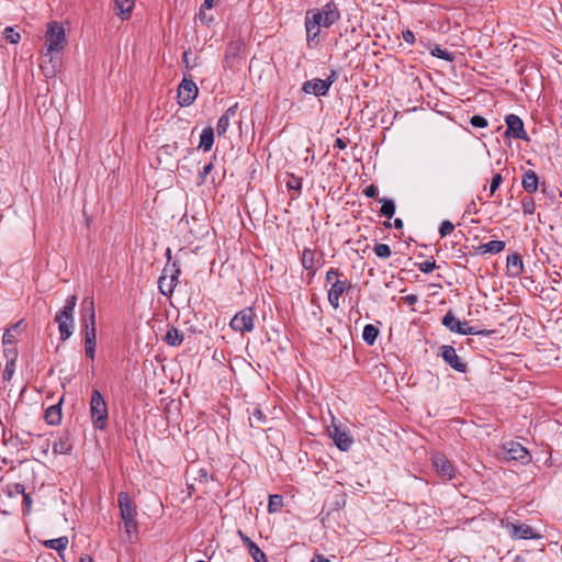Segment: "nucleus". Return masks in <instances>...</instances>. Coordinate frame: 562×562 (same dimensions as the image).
<instances>
[{
  "label": "nucleus",
  "mask_w": 562,
  "mask_h": 562,
  "mask_svg": "<svg viewBox=\"0 0 562 562\" xmlns=\"http://www.w3.org/2000/svg\"><path fill=\"white\" fill-rule=\"evenodd\" d=\"M283 507V497L278 494L269 496L268 512L278 513Z\"/></svg>",
  "instance_id": "35"
},
{
  "label": "nucleus",
  "mask_w": 562,
  "mask_h": 562,
  "mask_svg": "<svg viewBox=\"0 0 562 562\" xmlns=\"http://www.w3.org/2000/svg\"><path fill=\"white\" fill-rule=\"evenodd\" d=\"M23 503L26 507V510L29 512L30 510V507H31V504H32V499H31V496L29 494H24L23 495Z\"/></svg>",
  "instance_id": "59"
},
{
  "label": "nucleus",
  "mask_w": 562,
  "mask_h": 562,
  "mask_svg": "<svg viewBox=\"0 0 562 562\" xmlns=\"http://www.w3.org/2000/svg\"><path fill=\"white\" fill-rule=\"evenodd\" d=\"M351 288L347 280L337 279L328 291V302L336 310L339 307L340 296Z\"/></svg>",
  "instance_id": "15"
},
{
  "label": "nucleus",
  "mask_w": 562,
  "mask_h": 562,
  "mask_svg": "<svg viewBox=\"0 0 562 562\" xmlns=\"http://www.w3.org/2000/svg\"><path fill=\"white\" fill-rule=\"evenodd\" d=\"M79 562H93V560L90 555L83 554L80 557Z\"/></svg>",
  "instance_id": "64"
},
{
  "label": "nucleus",
  "mask_w": 562,
  "mask_h": 562,
  "mask_svg": "<svg viewBox=\"0 0 562 562\" xmlns=\"http://www.w3.org/2000/svg\"><path fill=\"white\" fill-rule=\"evenodd\" d=\"M45 419L49 425H58L61 422L60 403L49 406L45 412Z\"/></svg>",
  "instance_id": "26"
},
{
  "label": "nucleus",
  "mask_w": 562,
  "mask_h": 562,
  "mask_svg": "<svg viewBox=\"0 0 562 562\" xmlns=\"http://www.w3.org/2000/svg\"><path fill=\"white\" fill-rule=\"evenodd\" d=\"M179 274L180 269L177 267L176 262H173L171 266L167 265L164 268L162 273L158 280V288L164 295L170 296L173 293L178 283Z\"/></svg>",
  "instance_id": "5"
},
{
  "label": "nucleus",
  "mask_w": 562,
  "mask_h": 562,
  "mask_svg": "<svg viewBox=\"0 0 562 562\" xmlns=\"http://www.w3.org/2000/svg\"><path fill=\"white\" fill-rule=\"evenodd\" d=\"M503 450L504 457L508 460H515L526 464L531 459L529 451L517 441H509L504 443Z\"/></svg>",
  "instance_id": "9"
},
{
  "label": "nucleus",
  "mask_w": 562,
  "mask_h": 562,
  "mask_svg": "<svg viewBox=\"0 0 562 562\" xmlns=\"http://www.w3.org/2000/svg\"><path fill=\"white\" fill-rule=\"evenodd\" d=\"M286 187L290 190H296L300 191L302 189V180L300 178H296L294 176H291L290 179L286 182Z\"/></svg>",
  "instance_id": "48"
},
{
  "label": "nucleus",
  "mask_w": 562,
  "mask_h": 562,
  "mask_svg": "<svg viewBox=\"0 0 562 562\" xmlns=\"http://www.w3.org/2000/svg\"><path fill=\"white\" fill-rule=\"evenodd\" d=\"M254 318L255 313L252 308L247 307L235 314L229 323V326L235 331H239L241 334L248 333L254 329Z\"/></svg>",
  "instance_id": "8"
},
{
  "label": "nucleus",
  "mask_w": 562,
  "mask_h": 562,
  "mask_svg": "<svg viewBox=\"0 0 562 562\" xmlns=\"http://www.w3.org/2000/svg\"><path fill=\"white\" fill-rule=\"evenodd\" d=\"M336 79H337V71L331 70L330 74L328 75V77L326 79H324V81L329 82V88H330L331 85L336 81Z\"/></svg>",
  "instance_id": "58"
},
{
  "label": "nucleus",
  "mask_w": 562,
  "mask_h": 562,
  "mask_svg": "<svg viewBox=\"0 0 562 562\" xmlns=\"http://www.w3.org/2000/svg\"><path fill=\"white\" fill-rule=\"evenodd\" d=\"M393 225L396 229H402L404 224L401 218H395Z\"/></svg>",
  "instance_id": "63"
},
{
  "label": "nucleus",
  "mask_w": 562,
  "mask_h": 562,
  "mask_svg": "<svg viewBox=\"0 0 562 562\" xmlns=\"http://www.w3.org/2000/svg\"><path fill=\"white\" fill-rule=\"evenodd\" d=\"M72 446L69 441V436H61L56 442L53 445V452L56 454H67L71 451Z\"/></svg>",
  "instance_id": "28"
},
{
  "label": "nucleus",
  "mask_w": 562,
  "mask_h": 562,
  "mask_svg": "<svg viewBox=\"0 0 562 562\" xmlns=\"http://www.w3.org/2000/svg\"><path fill=\"white\" fill-rule=\"evenodd\" d=\"M3 34L4 38L11 44H16L21 40V35L10 26L4 29Z\"/></svg>",
  "instance_id": "40"
},
{
  "label": "nucleus",
  "mask_w": 562,
  "mask_h": 562,
  "mask_svg": "<svg viewBox=\"0 0 562 562\" xmlns=\"http://www.w3.org/2000/svg\"><path fill=\"white\" fill-rule=\"evenodd\" d=\"M505 241L503 240H491L486 244H482L476 248V254H498L505 249Z\"/></svg>",
  "instance_id": "21"
},
{
  "label": "nucleus",
  "mask_w": 562,
  "mask_h": 562,
  "mask_svg": "<svg viewBox=\"0 0 562 562\" xmlns=\"http://www.w3.org/2000/svg\"><path fill=\"white\" fill-rule=\"evenodd\" d=\"M247 550L255 562H268L267 555L255 542Z\"/></svg>",
  "instance_id": "36"
},
{
  "label": "nucleus",
  "mask_w": 562,
  "mask_h": 562,
  "mask_svg": "<svg viewBox=\"0 0 562 562\" xmlns=\"http://www.w3.org/2000/svg\"><path fill=\"white\" fill-rule=\"evenodd\" d=\"M470 123L473 127L484 128L487 126V120L481 115H473L470 120Z\"/></svg>",
  "instance_id": "46"
},
{
  "label": "nucleus",
  "mask_w": 562,
  "mask_h": 562,
  "mask_svg": "<svg viewBox=\"0 0 562 562\" xmlns=\"http://www.w3.org/2000/svg\"><path fill=\"white\" fill-rule=\"evenodd\" d=\"M21 323H22V321L15 323L13 326H11L10 328H8L4 331L3 337H2V342H3V346L5 347V350H9L8 346L14 345V342L16 340L15 333L18 331Z\"/></svg>",
  "instance_id": "29"
},
{
  "label": "nucleus",
  "mask_w": 562,
  "mask_h": 562,
  "mask_svg": "<svg viewBox=\"0 0 562 562\" xmlns=\"http://www.w3.org/2000/svg\"><path fill=\"white\" fill-rule=\"evenodd\" d=\"M77 304V296L69 295L63 308L56 313L55 322L58 324L60 340L66 341L72 335L75 325L74 311Z\"/></svg>",
  "instance_id": "2"
},
{
  "label": "nucleus",
  "mask_w": 562,
  "mask_h": 562,
  "mask_svg": "<svg viewBox=\"0 0 562 562\" xmlns=\"http://www.w3.org/2000/svg\"><path fill=\"white\" fill-rule=\"evenodd\" d=\"M507 529H508V532L509 535L513 537V538H517V539H535V538H539V535H536L532 530V528L526 524H520V525H516V524H507Z\"/></svg>",
  "instance_id": "17"
},
{
  "label": "nucleus",
  "mask_w": 562,
  "mask_h": 562,
  "mask_svg": "<svg viewBox=\"0 0 562 562\" xmlns=\"http://www.w3.org/2000/svg\"><path fill=\"white\" fill-rule=\"evenodd\" d=\"M402 36L403 40L408 44H413L415 42V35L411 30L404 31Z\"/></svg>",
  "instance_id": "54"
},
{
  "label": "nucleus",
  "mask_w": 562,
  "mask_h": 562,
  "mask_svg": "<svg viewBox=\"0 0 562 562\" xmlns=\"http://www.w3.org/2000/svg\"><path fill=\"white\" fill-rule=\"evenodd\" d=\"M302 90L308 94L323 97L326 95L329 90V82H325L323 79L307 80L303 83Z\"/></svg>",
  "instance_id": "16"
},
{
  "label": "nucleus",
  "mask_w": 562,
  "mask_h": 562,
  "mask_svg": "<svg viewBox=\"0 0 562 562\" xmlns=\"http://www.w3.org/2000/svg\"><path fill=\"white\" fill-rule=\"evenodd\" d=\"M363 193L367 198H375L378 194V188L373 184H370L363 190Z\"/></svg>",
  "instance_id": "53"
},
{
  "label": "nucleus",
  "mask_w": 562,
  "mask_h": 562,
  "mask_svg": "<svg viewBox=\"0 0 562 562\" xmlns=\"http://www.w3.org/2000/svg\"><path fill=\"white\" fill-rule=\"evenodd\" d=\"M378 335H379V329L374 325L368 324L364 326L363 331H362V338L369 346L374 345Z\"/></svg>",
  "instance_id": "30"
},
{
  "label": "nucleus",
  "mask_w": 562,
  "mask_h": 562,
  "mask_svg": "<svg viewBox=\"0 0 562 562\" xmlns=\"http://www.w3.org/2000/svg\"><path fill=\"white\" fill-rule=\"evenodd\" d=\"M454 229V225L450 221H443L439 227V235L441 238L448 236Z\"/></svg>",
  "instance_id": "44"
},
{
  "label": "nucleus",
  "mask_w": 562,
  "mask_h": 562,
  "mask_svg": "<svg viewBox=\"0 0 562 562\" xmlns=\"http://www.w3.org/2000/svg\"><path fill=\"white\" fill-rule=\"evenodd\" d=\"M189 55H190V53H189V52H184V53L182 54V63L184 64V66H186L187 68H189V65H190V61H189Z\"/></svg>",
  "instance_id": "62"
},
{
  "label": "nucleus",
  "mask_w": 562,
  "mask_h": 562,
  "mask_svg": "<svg viewBox=\"0 0 562 562\" xmlns=\"http://www.w3.org/2000/svg\"><path fill=\"white\" fill-rule=\"evenodd\" d=\"M14 372V363L13 361L8 362L5 369L3 371V380H10Z\"/></svg>",
  "instance_id": "50"
},
{
  "label": "nucleus",
  "mask_w": 562,
  "mask_h": 562,
  "mask_svg": "<svg viewBox=\"0 0 562 562\" xmlns=\"http://www.w3.org/2000/svg\"><path fill=\"white\" fill-rule=\"evenodd\" d=\"M164 340L171 347H178L183 341V334L178 328L171 326L167 330Z\"/></svg>",
  "instance_id": "25"
},
{
  "label": "nucleus",
  "mask_w": 562,
  "mask_h": 562,
  "mask_svg": "<svg viewBox=\"0 0 562 562\" xmlns=\"http://www.w3.org/2000/svg\"><path fill=\"white\" fill-rule=\"evenodd\" d=\"M403 299L408 305H414L418 302V296L416 294H409Z\"/></svg>",
  "instance_id": "57"
},
{
  "label": "nucleus",
  "mask_w": 562,
  "mask_h": 562,
  "mask_svg": "<svg viewBox=\"0 0 562 562\" xmlns=\"http://www.w3.org/2000/svg\"><path fill=\"white\" fill-rule=\"evenodd\" d=\"M521 207L525 214L531 215L535 213L536 203L531 198H525L521 202Z\"/></svg>",
  "instance_id": "43"
},
{
  "label": "nucleus",
  "mask_w": 562,
  "mask_h": 562,
  "mask_svg": "<svg viewBox=\"0 0 562 562\" xmlns=\"http://www.w3.org/2000/svg\"><path fill=\"white\" fill-rule=\"evenodd\" d=\"M349 140L344 138H336L334 147H337L339 149H345L348 145Z\"/></svg>",
  "instance_id": "55"
},
{
  "label": "nucleus",
  "mask_w": 562,
  "mask_h": 562,
  "mask_svg": "<svg viewBox=\"0 0 562 562\" xmlns=\"http://www.w3.org/2000/svg\"><path fill=\"white\" fill-rule=\"evenodd\" d=\"M24 495L25 494V487L23 484L21 483H15L12 487V490L10 491V495Z\"/></svg>",
  "instance_id": "51"
},
{
  "label": "nucleus",
  "mask_w": 562,
  "mask_h": 562,
  "mask_svg": "<svg viewBox=\"0 0 562 562\" xmlns=\"http://www.w3.org/2000/svg\"><path fill=\"white\" fill-rule=\"evenodd\" d=\"M311 562H330L327 558L322 554H316Z\"/></svg>",
  "instance_id": "60"
},
{
  "label": "nucleus",
  "mask_w": 562,
  "mask_h": 562,
  "mask_svg": "<svg viewBox=\"0 0 562 562\" xmlns=\"http://www.w3.org/2000/svg\"><path fill=\"white\" fill-rule=\"evenodd\" d=\"M460 324L461 322L453 315L451 311L447 312L442 318V325L452 333H457V329H460Z\"/></svg>",
  "instance_id": "33"
},
{
  "label": "nucleus",
  "mask_w": 562,
  "mask_h": 562,
  "mask_svg": "<svg viewBox=\"0 0 562 562\" xmlns=\"http://www.w3.org/2000/svg\"><path fill=\"white\" fill-rule=\"evenodd\" d=\"M90 413L93 426L100 430L105 429L109 417L108 406L99 390H93L90 401Z\"/></svg>",
  "instance_id": "4"
},
{
  "label": "nucleus",
  "mask_w": 562,
  "mask_h": 562,
  "mask_svg": "<svg viewBox=\"0 0 562 562\" xmlns=\"http://www.w3.org/2000/svg\"><path fill=\"white\" fill-rule=\"evenodd\" d=\"M340 276V272L337 269L330 268L326 273V281L330 282L334 277Z\"/></svg>",
  "instance_id": "56"
},
{
  "label": "nucleus",
  "mask_w": 562,
  "mask_h": 562,
  "mask_svg": "<svg viewBox=\"0 0 562 562\" xmlns=\"http://www.w3.org/2000/svg\"><path fill=\"white\" fill-rule=\"evenodd\" d=\"M213 170V162L206 164L199 173L200 183L205 182L207 175Z\"/></svg>",
  "instance_id": "49"
},
{
  "label": "nucleus",
  "mask_w": 562,
  "mask_h": 562,
  "mask_svg": "<svg viewBox=\"0 0 562 562\" xmlns=\"http://www.w3.org/2000/svg\"><path fill=\"white\" fill-rule=\"evenodd\" d=\"M503 181V177L501 173H496L493 176L491 186H490V194L493 195L496 190L499 188L501 183Z\"/></svg>",
  "instance_id": "47"
},
{
  "label": "nucleus",
  "mask_w": 562,
  "mask_h": 562,
  "mask_svg": "<svg viewBox=\"0 0 562 562\" xmlns=\"http://www.w3.org/2000/svg\"><path fill=\"white\" fill-rule=\"evenodd\" d=\"M432 465L436 469V472L445 480H451L454 475V469L451 462L447 459L446 456L441 453H435L431 457Z\"/></svg>",
  "instance_id": "13"
},
{
  "label": "nucleus",
  "mask_w": 562,
  "mask_h": 562,
  "mask_svg": "<svg viewBox=\"0 0 562 562\" xmlns=\"http://www.w3.org/2000/svg\"><path fill=\"white\" fill-rule=\"evenodd\" d=\"M374 254L382 259H387L392 251L389 245L386 244H376L373 248Z\"/></svg>",
  "instance_id": "38"
},
{
  "label": "nucleus",
  "mask_w": 562,
  "mask_h": 562,
  "mask_svg": "<svg viewBox=\"0 0 562 562\" xmlns=\"http://www.w3.org/2000/svg\"><path fill=\"white\" fill-rule=\"evenodd\" d=\"M319 23L321 22H318L315 16H313L308 11L306 12L305 29H306V36H307L308 43L315 42V41H316V43L318 42V35L321 32V27H323Z\"/></svg>",
  "instance_id": "18"
},
{
  "label": "nucleus",
  "mask_w": 562,
  "mask_h": 562,
  "mask_svg": "<svg viewBox=\"0 0 562 562\" xmlns=\"http://www.w3.org/2000/svg\"><path fill=\"white\" fill-rule=\"evenodd\" d=\"M237 535L240 538L244 547H246L247 549L254 543V541L247 535H245L241 530H238Z\"/></svg>",
  "instance_id": "52"
},
{
  "label": "nucleus",
  "mask_w": 562,
  "mask_h": 562,
  "mask_svg": "<svg viewBox=\"0 0 562 562\" xmlns=\"http://www.w3.org/2000/svg\"><path fill=\"white\" fill-rule=\"evenodd\" d=\"M46 52L43 53L44 57H49L55 52H60L66 46V33L61 24L56 21H52L47 24V31L45 33Z\"/></svg>",
  "instance_id": "3"
},
{
  "label": "nucleus",
  "mask_w": 562,
  "mask_h": 562,
  "mask_svg": "<svg viewBox=\"0 0 562 562\" xmlns=\"http://www.w3.org/2000/svg\"><path fill=\"white\" fill-rule=\"evenodd\" d=\"M507 271L510 277H518L524 271V263L519 254H512L507 257Z\"/></svg>",
  "instance_id": "20"
},
{
  "label": "nucleus",
  "mask_w": 562,
  "mask_h": 562,
  "mask_svg": "<svg viewBox=\"0 0 562 562\" xmlns=\"http://www.w3.org/2000/svg\"><path fill=\"white\" fill-rule=\"evenodd\" d=\"M198 87L191 79L183 78L178 88V99L181 106H189L198 95Z\"/></svg>",
  "instance_id": "10"
},
{
  "label": "nucleus",
  "mask_w": 562,
  "mask_h": 562,
  "mask_svg": "<svg viewBox=\"0 0 562 562\" xmlns=\"http://www.w3.org/2000/svg\"><path fill=\"white\" fill-rule=\"evenodd\" d=\"M329 437L334 440L337 448L341 451H348L350 450L353 438L350 435L349 430L346 427H342L341 425H337L333 423L327 428Z\"/></svg>",
  "instance_id": "6"
},
{
  "label": "nucleus",
  "mask_w": 562,
  "mask_h": 562,
  "mask_svg": "<svg viewBox=\"0 0 562 562\" xmlns=\"http://www.w3.org/2000/svg\"><path fill=\"white\" fill-rule=\"evenodd\" d=\"M431 55L448 61H451L453 59V55L451 53L441 49L439 46H435L431 49Z\"/></svg>",
  "instance_id": "42"
},
{
  "label": "nucleus",
  "mask_w": 562,
  "mask_h": 562,
  "mask_svg": "<svg viewBox=\"0 0 562 562\" xmlns=\"http://www.w3.org/2000/svg\"><path fill=\"white\" fill-rule=\"evenodd\" d=\"M521 186L526 192L535 193L539 187V179L537 173L531 169L526 170L522 175Z\"/></svg>",
  "instance_id": "19"
},
{
  "label": "nucleus",
  "mask_w": 562,
  "mask_h": 562,
  "mask_svg": "<svg viewBox=\"0 0 562 562\" xmlns=\"http://www.w3.org/2000/svg\"><path fill=\"white\" fill-rule=\"evenodd\" d=\"M505 123L507 126L505 135L507 137H513L515 139H522V140L528 139L527 133L524 127V122L518 115L508 114L505 117Z\"/></svg>",
  "instance_id": "11"
},
{
  "label": "nucleus",
  "mask_w": 562,
  "mask_h": 562,
  "mask_svg": "<svg viewBox=\"0 0 562 562\" xmlns=\"http://www.w3.org/2000/svg\"><path fill=\"white\" fill-rule=\"evenodd\" d=\"M416 266L418 270L424 273H430L437 268L436 261L434 259L424 262H418L416 263Z\"/></svg>",
  "instance_id": "41"
},
{
  "label": "nucleus",
  "mask_w": 562,
  "mask_h": 562,
  "mask_svg": "<svg viewBox=\"0 0 562 562\" xmlns=\"http://www.w3.org/2000/svg\"><path fill=\"white\" fill-rule=\"evenodd\" d=\"M301 261H302L303 268L305 270H308L310 274L313 277L315 274V269H314L315 252H314V250H312L310 248H305L302 252Z\"/></svg>",
  "instance_id": "27"
},
{
  "label": "nucleus",
  "mask_w": 562,
  "mask_h": 562,
  "mask_svg": "<svg viewBox=\"0 0 562 562\" xmlns=\"http://www.w3.org/2000/svg\"><path fill=\"white\" fill-rule=\"evenodd\" d=\"M134 3L135 0H115L116 14L121 16L122 20L128 19L134 8Z\"/></svg>",
  "instance_id": "23"
},
{
  "label": "nucleus",
  "mask_w": 562,
  "mask_h": 562,
  "mask_svg": "<svg viewBox=\"0 0 562 562\" xmlns=\"http://www.w3.org/2000/svg\"><path fill=\"white\" fill-rule=\"evenodd\" d=\"M124 521V528L128 536L137 532V520L136 518L133 519H125Z\"/></svg>",
  "instance_id": "45"
},
{
  "label": "nucleus",
  "mask_w": 562,
  "mask_h": 562,
  "mask_svg": "<svg viewBox=\"0 0 562 562\" xmlns=\"http://www.w3.org/2000/svg\"><path fill=\"white\" fill-rule=\"evenodd\" d=\"M380 202L382 203V206L380 209V214L382 216H385L386 218H392L394 216V213H395V203L393 200L391 199H387V198H382L380 200Z\"/></svg>",
  "instance_id": "31"
},
{
  "label": "nucleus",
  "mask_w": 562,
  "mask_h": 562,
  "mask_svg": "<svg viewBox=\"0 0 562 562\" xmlns=\"http://www.w3.org/2000/svg\"><path fill=\"white\" fill-rule=\"evenodd\" d=\"M266 420L267 417L260 408H255L249 417V423L251 427H259L261 424H265Z\"/></svg>",
  "instance_id": "37"
},
{
  "label": "nucleus",
  "mask_w": 562,
  "mask_h": 562,
  "mask_svg": "<svg viewBox=\"0 0 562 562\" xmlns=\"http://www.w3.org/2000/svg\"><path fill=\"white\" fill-rule=\"evenodd\" d=\"M117 504L123 520L136 518V506L126 492H120L117 495Z\"/></svg>",
  "instance_id": "14"
},
{
  "label": "nucleus",
  "mask_w": 562,
  "mask_h": 562,
  "mask_svg": "<svg viewBox=\"0 0 562 562\" xmlns=\"http://www.w3.org/2000/svg\"><path fill=\"white\" fill-rule=\"evenodd\" d=\"M458 334L461 335H481L483 331L477 330L476 327L470 326L467 322H461L460 329H457Z\"/></svg>",
  "instance_id": "39"
},
{
  "label": "nucleus",
  "mask_w": 562,
  "mask_h": 562,
  "mask_svg": "<svg viewBox=\"0 0 562 562\" xmlns=\"http://www.w3.org/2000/svg\"><path fill=\"white\" fill-rule=\"evenodd\" d=\"M237 105L228 108L225 113L218 119L216 125V132L218 136L224 135L229 126V120L236 114Z\"/></svg>",
  "instance_id": "22"
},
{
  "label": "nucleus",
  "mask_w": 562,
  "mask_h": 562,
  "mask_svg": "<svg viewBox=\"0 0 562 562\" xmlns=\"http://www.w3.org/2000/svg\"><path fill=\"white\" fill-rule=\"evenodd\" d=\"M82 317L85 322V353L91 360L94 359L97 346L95 313L94 303L90 297L82 301Z\"/></svg>",
  "instance_id": "1"
},
{
  "label": "nucleus",
  "mask_w": 562,
  "mask_h": 562,
  "mask_svg": "<svg viewBox=\"0 0 562 562\" xmlns=\"http://www.w3.org/2000/svg\"><path fill=\"white\" fill-rule=\"evenodd\" d=\"M308 12L316 18L319 24L323 27H329L334 23H336L339 18L340 13L338 11L337 5L334 2L326 3L321 10H308Z\"/></svg>",
  "instance_id": "7"
},
{
  "label": "nucleus",
  "mask_w": 562,
  "mask_h": 562,
  "mask_svg": "<svg viewBox=\"0 0 562 562\" xmlns=\"http://www.w3.org/2000/svg\"><path fill=\"white\" fill-rule=\"evenodd\" d=\"M214 143V130L211 126H207L203 128L201 136H200V144L199 148L203 149L204 151L211 150Z\"/></svg>",
  "instance_id": "24"
},
{
  "label": "nucleus",
  "mask_w": 562,
  "mask_h": 562,
  "mask_svg": "<svg viewBox=\"0 0 562 562\" xmlns=\"http://www.w3.org/2000/svg\"><path fill=\"white\" fill-rule=\"evenodd\" d=\"M216 0H204V3L202 4V8H205L206 10H210L213 8Z\"/></svg>",
  "instance_id": "61"
},
{
  "label": "nucleus",
  "mask_w": 562,
  "mask_h": 562,
  "mask_svg": "<svg viewBox=\"0 0 562 562\" xmlns=\"http://www.w3.org/2000/svg\"><path fill=\"white\" fill-rule=\"evenodd\" d=\"M68 538L67 537H59L56 539L46 540L44 542V546L48 549L56 550L58 552H61L65 550L68 546Z\"/></svg>",
  "instance_id": "32"
},
{
  "label": "nucleus",
  "mask_w": 562,
  "mask_h": 562,
  "mask_svg": "<svg viewBox=\"0 0 562 562\" xmlns=\"http://www.w3.org/2000/svg\"><path fill=\"white\" fill-rule=\"evenodd\" d=\"M440 356L447 364L460 373H465L468 364L457 355L452 346L443 345L440 347Z\"/></svg>",
  "instance_id": "12"
},
{
  "label": "nucleus",
  "mask_w": 562,
  "mask_h": 562,
  "mask_svg": "<svg viewBox=\"0 0 562 562\" xmlns=\"http://www.w3.org/2000/svg\"><path fill=\"white\" fill-rule=\"evenodd\" d=\"M239 47L238 45H231L225 53L224 57V67L226 68H233L234 67V60L238 56Z\"/></svg>",
  "instance_id": "34"
}]
</instances>
